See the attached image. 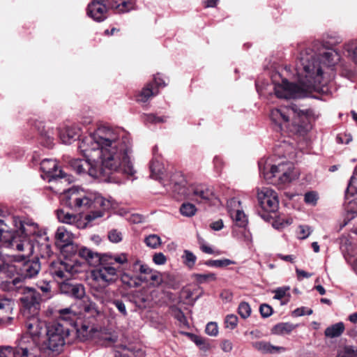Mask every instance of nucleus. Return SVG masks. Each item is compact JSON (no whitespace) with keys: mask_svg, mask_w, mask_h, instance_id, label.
<instances>
[{"mask_svg":"<svg viewBox=\"0 0 357 357\" xmlns=\"http://www.w3.org/2000/svg\"><path fill=\"white\" fill-rule=\"evenodd\" d=\"M298 229V238L300 239L307 238L312 232L311 228L307 225H300Z\"/></svg>","mask_w":357,"mask_h":357,"instance_id":"nucleus-53","label":"nucleus"},{"mask_svg":"<svg viewBox=\"0 0 357 357\" xmlns=\"http://www.w3.org/2000/svg\"><path fill=\"white\" fill-rule=\"evenodd\" d=\"M158 93V91L154 90L151 83L147 84L141 91L138 96L137 100L142 102H146L149 99Z\"/></svg>","mask_w":357,"mask_h":357,"instance_id":"nucleus-32","label":"nucleus"},{"mask_svg":"<svg viewBox=\"0 0 357 357\" xmlns=\"http://www.w3.org/2000/svg\"><path fill=\"white\" fill-rule=\"evenodd\" d=\"M119 12H128L134 8V3L130 1H123L121 3L116 6Z\"/></svg>","mask_w":357,"mask_h":357,"instance_id":"nucleus-52","label":"nucleus"},{"mask_svg":"<svg viewBox=\"0 0 357 357\" xmlns=\"http://www.w3.org/2000/svg\"><path fill=\"white\" fill-rule=\"evenodd\" d=\"M91 275L95 282L102 284L105 287L116 282L119 278V271L113 262L109 261L107 258L103 257V260L91 271ZM93 295L103 303L105 301V297L109 296V292L108 289L101 288Z\"/></svg>","mask_w":357,"mask_h":357,"instance_id":"nucleus-7","label":"nucleus"},{"mask_svg":"<svg viewBox=\"0 0 357 357\" xmlns=\"http://www.w3.org/2000/svg\"><path fill=\"white\" fill-rule=\"evenodd\" d=\"M58 134L63 144H70L81 135V128L77 125L66 126L59 129Z\"/></svg>","mask_w":357,"mask_h":357,"instance_id":"nucleus-20","label":"nucleus"},{"mask_svg":"<svg viewBox=\"0 0 357 357\" xmlns=\"http://www.w3.org/2000/svg\"><path fill=\"white\" fill-rule=\"evenodd\" d=\"M112 303L114 305V306L117 308V310L119 311V312L124 317H126L128 314L126 307L124 304V303L119 299H116L112 301Z\"/></svg>","mask_w":357,"mask_h":357,"instance_id":"nucleus-58","label":"nucleus"},{"mask_svg":"<svg viewBox=\"0 0 357 357\" xmlns=\"http://www.w3.org/2000/svg\"><path fill=\"white\" fill-rule=\"evenodd\" d=\"M103 257L107 258L109 261H112L113 263L116 262L121 265L127 264L128 261V255L126 253H120L114 255H103Z\"/></svg>","mask_w":357,"mask_h":357,"instance_id":"nucleus-43","label":"nucleus"},{"mask_svg":"<svg viewBox=\"0 0 357 357\" xmlns=\"http://www.w3.org/2000/svg\"><path fill=\"white\" fill-rule=\"evenodd\" d=\"M24 255L13 256V260L18 263L22 262L17 265L14 269H17L19 275L24 279H30L36 276L40 270V263L38 258L33 260L25 261Z\"/></svg>","mask_w":357,"mask_h":357,"instance_id":"nucleus-10","label":"nucleus"},{"mask_svg":"<svg viewBox=\"0 0 357 357\" xmlns=\"http://www.w3.org/2000/svg\"><path fill=\"white\" fill-rule=\"evenodd\" d=\"M197 211L195 206L191 203H183L180 207L181 213L185 217L193 216Z\"/></svg>","mask_w":357,"mask_h":357,"instance_id":"nucleus-42","label":"nucleus"},{"mask_svg":"<svg viewBox=\"0 0 357 357\" xmlns=\"http://www.w3.org/2000/svg\"><path fill=\"white\" fill-rule=\"evenodd\" d=\"M58 312L59 314V321H63L71 326H74L75 324V321L77 318V313L73 310L71 307L61 309Z\"/></svg>","mask_w":357,"mask_h":357,"instance_id":"nucleus-27","label":"nucleus"},{"mask_svg":"<svg viewBox=\"0 0 357 357\" xmlns=\"http://www.w3.org/2000/svg\"><path fill=\"white\" fill-rule=\"evenodd\" d=\"M78 149L85 159L72 158L68 162L78 174L100 178L112 173L126 176L136 173L131 159L132 140L124 130L100 126L80 142ZM108 180L121 183L112 177Z\"/></svg>","mask_w":357,"mask_h":357,"instance_id":"nucleus-1","label":"nucleus"},{"mask_svg":"<svg viewBox=\"0 0 357 357\" xmlns=\"http://www.w3.org/2000/svg\"><path fill=\"white\" fill-rule=\"evenodd\" d=\"M41 295L33 288L23 289L20 301L22 305L23 314L39 313L40 309Z\"/></svg>","mask_w":357,"mask_h":357,"instance_id":"nucleus-9","label":"nucleus"},{"mask_svg":"<svg viewBox=\"0 0 357 357\" xmlns=\"http://www.w3.org/2000/svg\"><path fill=\"white\" fill-rule=\"evenodd\" d=\"M296 326L292 324L285 322L280 323L275 325L273 328V333L278 335H283L285 333H291L294 328Z\"/></svg>","mask_w":357,"mask_h":357,"instance_id":"nucleus-36","label":"nucleus"},{"mask_svg":"<svg viewBox=\"0 0 357 357\" xmlns=\"http://www.w3.org/2000/svg\"><path fill=\"white\" fill-rule=\"evenodd\" d=\"M40 169L49 177L50 181L54 179H64L68 183L71 182L70 176L64 173L61 169H57L56 160L52 159H44L40 162Z\"/></svg>","mask_w":357,"mask_h":357,"instance_id":"nucleus-15","label":"nucleus"},{"mask_svg":"<svg viewBox=\"0 0 357 357\" xmlns=\"http://www.w3.org/2000/svg\"><path fill=\"white\" fill-rule=\"evenodd\" d=\"M144 275H150V280H151L154 285L158 286L161 284V283L163 281L162 275L152 268L149 267V271H148L146 273H144Z\"/></svg>","mask_w":357,"mask_h":357,"instance_id":"nucleus-47","label":"nucleus"},{"mask_svg":"<svg viewBox=\"0 0 357 357\" xmlns=\"http://www.w3.org/2000/svg\"><path fill=\"white\" fill-rule=\"evenodd\" d=\"M192 199L201 204H215L217 199L213 189L206 184H196L190 187Z\"/></svg>","mask_w":357,"mask_h":357,"instance_id":"nucleus-13","label":"nucleus"},{"mask_svg":"<svg viewBox=\"0 0 357 357\" xmlns=\"http://www.w3.org/2000/svg\"><path fill=\"white\" fill-rule=\"evenodd\" d=\"M62 255L66 259H71L76 255H79V248L77 245L74 244L73 241L68 244H64L63 246L59 248Z\"/></svg>","mask_w":357,"mask_h":357,"instance_id":"nucleus-31","label":"nucleus"},{"mask_svg":"<svg viewBox=\"0 0 357 357\" xmlns=\"http://www.w3.org/2000/svg\"><path fill=\"white\" fill-rule=\"evenodd\" d=\"M120 280L122 284L126 288H137L141 286L144 282H148V278L146 276L135 275L131 273L126 268L120 271Z\"/></svg>","mask_w":357,"mask_h":357,"instance_id":"nucleus-19","label":"nucleus"},{"mask_svg":"<svg viewBox=\"0 0 357 357\" xmlns=\"http://www.w3.org/2000/svg\"><path fill=\"white\" fill-rule=\"evenodd\" d=\"M344 331L342 322H338L326 328L324 334L326 337L333 338L340 336Z\"/></svg>","mask_w":357,"mask_h":357,"instance_id":"nucleus-30","label":"nucleus"},{"mask_svg":"<svg viewBox=\"0 0 357 357\" xmlns=\"http://www.w3.org/2000/svg\"><path fill=\"white\" fill-rule=\"evenodd\" d=\"M258 166L260 176L270 183L276 181L281 184L288 183L296 177L294 172V164L290 162L273 165L269 159H261Z\"/></svg>","mask_w":357,"mask_h":357,"instance_id":"nucleus-6","label":"nucleus"},{"mask_svg":"<svg viewBox=\"0 0 357 357\" xmlns=\"http://www.w3.org/2000/svg\"><path fill=\"white\" fill-rule=\"evenodd\" d=\"M77 272V268L68 261H53L50 267V273L55 280L69 279Z\"/></svg>","mask_w":357,"mask_h":357,"instance_id":"nucleus-14","label":"nucleus"},{"mask_svg":"<svg viewBox=\"0 0 357 357\" xmlns=\"http://www.w3.org/2000/svg\"><path fill=\"white\" fill-rule=\"evenodd\" d=\"M127 271L135 275H142L149 271V266L144 264L139 259H136L134 262L130 263L127 268Z\"/></svg>","mask_w":357,"mask_h":357,"instance_id":"nucleus-28","label":"nucleus"},{"mask_svg":"<svg viewBox=\"0 0 357 357\" xmlns=\"http://www.w3.org/2000/svg\"><path fill=\"white\" fill-rule=\"evenodd\" d=\"M182 294L184 296V298L186 301V303L188 304L193 305L197 300L199 298V296H197L196 298H192V291L190 289H184L182 290Z\"/></svg>","mask_w":357,"mask_h":357,"instance_id":"nucleus-54","label":"nucleus"},{"mask_svg":"<svg viewBox=\"0 0 357 357\" xmlns=\"http://www.w3.org/2000/svg\"><path fill=\"white\" fill-rule=\"evenodd\" d=\"M183 263L189 268H192L196 263L197 257L194 253L188 250H185L181 256Z\"/></svg>","mask_w":357,"mask_h":357,"instance_id":"nucleus-37","label":"nucleus"},{"mask_svg":"<svg viewBox=\"0 0 357 357\" xmlns=\"http://www.w3.org/2000/svg\"><path fill=\"white\" fill-rule=\"evenodd\" d=\"M153 261L157 265H162L165 264L167 258L163 253L158 252L153 255Z\"/></svg>","mask_w":357,"mask_h":357,"instance_id":"nucleus-63","label":"nucleus"},{"mask_svg":"<svg viewBox=\"0 0 357 357\" xmlns=\"http://www.w3.org/2000/svg\"><path fill=\"white\" fill-rule=\"evenodd\" d=\"M206 333L210 336H216L218 333V327L215 322H210L206 326Z\"/></svg>","mask_w":357,"mask_h":357,"instance_id":"nucleus-55","label":"nucleus"},{"mask_svg":"<svg viewBox=\"0 0 357 357\" xmlns=\"http://www.w3.org/2000/svg\"><path fill=\"white\" fill-rule=\"evenodd\" d=\"M191 337V340L195 343L201 349L206 350L208 349L209 345L206 342L205 339L192 334H188Z\"/></svg>","mask_w":357,"mask_h":357,"instance_id":"nucleus-49","label":"nucleus"},{"mask_svg":"<svg viewBox=\"0 0 357 357\" xmlns=\"http://www.w3.org/2000/svg\"><path fill=\"white\" fill-rule=\"evenodd\" d=\"M259 311L261 315L265 318L270 317L273 313L272 307L267 304H261L259 307Z\"/></svg>","mask_w":357,"mask_h":357,"instance_id":"nucleus-61","label":"nucleus"},{"mask_svg":"<svg viewBox=\"0 0 357 357\" xmlns=\"http://www.w3.org/2000/svg\"><path fill=\"white\" fill-rule=\"evenodd\" d=\"M40 143L49 149L52 148L54 143L55 132L52 128L45 127L41 123L38 126Z\"/></svg>","mask_w":357,"mask_h":357,"instance_id":"nucleus-22","label":"nucleus"},{"mask_svg":"<svg viewBox=\"0 0 357 357\" xmlns=\"http://www.w3.org/2000/svg\"><path fill=\"white\" fill-rule=\"evenodd\" d=\"M146 245L152 248L155 249L161 244V238L156 234H150L144 239Z\"/></svg>","mask_w":357,"mask_h":357,"instance_id":"nucleus-45","label":"nucleus"},{"mask_svg":"<svg viewBox=\"0 0 357 357\" xmlns=\"http://www.w3.org/2000/svg\"><path fill=\"white\" fill-rule=\"evenodd\" d=\"M59 291L68 296L76 299H81L85 295L84 285L77 282H73L69 279L65 280L59 284Z\"/></svg>","mask_w":357,"mask_h":357,"instance_id":"nucleus-17","label":"nucleus"},{"mask_svg":"<svg viewBox=\"0 0 357 357\" xmlns=\"http://www.w3.org/2000/svg\"><path fill=\"white\" fill-rule=\"evenodd\" d=\"M15 303L13 299L0 297V325H7L13 319Z\"/></svg>","mask_w":357,"mask_h":357,"instance_id":"nucleus-21","label":"nucleus"},{"mask_svg":"<svg viewBox=\"0 0 357 357\" xmlns=\"http://www.w3.org/2000/svg\"><path fill=\"white\" fill-rule=\"evenodd\" d=\"M15 357H38V351L36 340L29 335H22L17 341Z\"/></svg>","mask_w":357,"mask_h":357,"instance_id":"nucleus-12","label":"nucleus"},{"mask_svg":"<svg viewBox=\"0 0 357 357\" xmlns=\"http://www.w3.org/2000/svg\"><path fill=\"white\" fill-rule=\"evenodd\" d=\"M228 212L231 217H234V213L242 208L241 202L236 197H233L227 201V203Z\"/></svg>","mask_w":357,"mask_h":357,"instance_id":"nucleus-40","label":"nucleus"},{"mask_svg":"<svg viewBox=\"0 0 357 357\" xmlns=\"http://www.w3.org/2000/svg\"><path fill=\"white\" fill-rule=\"evenodd\" d=\"M357 182V167L354 169V175L351 177L349 182L348 183V186L345 191V195L347 199H349V197L354 196L355 194H357V187L356 186V183Z\"/></svg>","mask_w":357,"mask_h":357,"instance_id":"nucleus-35","label":"nucleus"},{"mask_svg":"<svg viewBox=\"0 0 357 357\" xmlns=\"http://www.w3.org/2000/svg\"><path fill=\"white\" fill-rule=\"evenodd\" d=\"M343 50L346 56L357 63V41H351L346 43Z\"/></svg>","mask_w":357,"mask_h":357,"instance_id":"nucleus-33","label":"nucleus"},{"mask_svg":"<svg viewBox=\"0 0 357 357\" xmlns=\"http://www.w3.org/2000/svg\"><path fill=\"white\" fill-rule=\"evenodd\" d=\"M312 113L310 109L302 110L296 105L291 104L271 109L270 119L277 131L301 135L311 128L309 116Z\"/></svg>","mask_w":357,"mask_h":357,"instance_id":"nucleus-4","label":"nucleus"},{"mask_svg":"<svg viewBox=\"0 0 357 357\" xmlns=\"http://www.w3.org/2000/svg\"><path fill=\"white\" fill-rule=\"evenodd\" d=\"M38 289H40L44 294H47L48 297H50V293H51V285L49 282L47 281H42L39 282L37 284Z\"/></svg>","mask_w":357,"mask_h":357,"instance_id":"nucleus-57","label":"nucleus"},{"mask_svg":"<svg viewBox=\"0 0 357 357\" xmlns=\"http://www.w3.org/2000/svg\"><path fill=\"white\" fill-rule=\"evenodd\" d=\"M98 342L105 347H109L114 344L117 340V336L114 333L107 332H99L96 335Z\"/></svg>","mask_w":357,"mask_h":357,"instance_id":"nucleus-29","label":"nucleus"},{"mask_svg":"<svg viewBox=\"0 0 357 357\" xmlns=\"http://www.w3.org/2000/svg\"><path fill=\"white\" fill-rule=\"evenodd\" d=\"M158 148L155 146L153 149V158L152 159L150 163V171H151V177L155 180H160L162 178V175L165 172V167L161 162L155 156V152Z\"/></svg>","mask_w":357,"mask_h":357,"instance_id":"nucleus-25","label":"nucleus"},{"mask_svg":"<svg viewBox=\"0 0 357 357\" xmlns=\"http://www.w3.org/2000/svg\"><path fill=\"white\" fill-rule=\"evenodd\" d=\"M292 222L293 219L291 218H284L278 217V218L273 220L272 225L276 229H282L292 224Z\"/></svg>","mask_w":357,"mask_h":357,"instance_id":"nucleus-44","label":"nucleus"},{"mask_svg":"<svg viewBox=\"0 0 357 357\" xmlns=\"http://www.w3.org/2000/svg\"><path fill=\"white\" fill-rule=\"evenodd\" d=\"M340 58L335 50L319 43L305 48L301 51L296 66L298 83L283 79L274 86L275 96L285 99L314 97L313 92L321 89L326 70L337 63Z\"/></svg>","mask_w":357,"mask_h":357,"instance_id":"nucleus-2","label":"nucleus"},{"mask_svg":"<svg viewBox=\"0 0 357 357\" xmlns=\"http://www.w3.org/2000/svg\"><path fill=\"white\" fill-rule=\"evenodd\" d=\"M69 335V329L60 322H54L47 326V339L43 342L45 348L52 351H60L65 344Z\"/></svg>","mask_w":357,"mask_h":357,"instance_id":"nucleus-8","label":"nucleus"},{"mask_svg":"<svg viewBox=\"0 0 357 357\" xmlns=\"http://www.w3.org/2000/svg\"><path fill=\"white\" fill-rule=\"evenodd\" d=\"M62 202L74 211L91 210L85 216L86 222L82 221L78 215L65 212L63 210L57 211V218L61 222L75 225L78 229H84L91 221L102 217L105 211L112 206L110 201L98 192H84L77 188L65 191Z\"/></svg>","mask_w":357,"mask_h":357,"instance_id":"nucleus-3","label":"nucleus"},{"mask_svg":"<svg viewBox=\"0 0 357 357\" xmlns=\"http://www.w3.org/2000/svg\"><path fill=\"white\" fill-rule=\"evenodd\" d=\"M337 142L339 144H349L352 140V137L349 133H340L336 137Z\"/></svg>","mask_w":357,"mask_h":357,"instance_id":"nucleus-59","label":"nucleus"},{"mask_svg":"<svg viewBox=\"0 0 357 357\" xmlns=\"http://www.w3.org/2000/svg\"><path fill=\"white\" fill-rule=\"evenodd\" d=\"M193 278L199 284L205 283L208 281H214L216 280V275L215 273H195Z\"/></svg>","mask_w":357,"mask_h":357,"instance_id":"nucleus-46","label":"nucleus"},{"mask_svg":"<svg viewBox=\"0 0 357 357\" xmlns=\"http://www.w3.org/2000/svg\"><path fill=\"white\" fill-rule=\"evenodd\" d=\"M38 255L42 259L50 257L52 254L50 244L47 241L45 243H38L36 247Z\"/></svg>","mask_w":357,"mask_h":357,"instance_id":"nucleus-34","label":"nucleus"},{"mask_svg":"<svg viewBox=\"0 0 357 357\" xmlns=\"http://www.w3.org/2000/svg\"><path fill=\"white\" fill-rule=\"evenodd\" d=\"M231 218L238 227H244L248 223V218L242 208L234 213V217Z\"/></svg>","mask_w":357,"mask_h":357,"instance_id":"nucleus-41","label":"nucleus"},{"mask_svg":"<svg viewBox=\"0 0 357 357\" xmlns=\"http://www.w3.org/2000/svg\"><path fill=\"white\" fill-rule=\"evenodd\" d=\"M238 317L235 314H228L225 318V326L231 330L234 329L238 324Z\"/></svg>","mask_w":357,"mask_h":357,"instance_id":"nucleus-50","label":"nucleus"},{"mask_svg":"<svg viewBox=\"0 0 357 357\" xmlns=\"http://www.w3.org/2000/svg\"><path fill=\"white\" fill-rule=\"evenodd\" d=\"M204 264L211 266V267H216L221 268L225 267L231 264H235V261L230 260L229 259H211L204 262Z\"/></svg>","mask_w":357,"mask_h":357,"instance_id":"nucleus-38","label":"nucleus"},{"mask_svg":"<svg viewBox=\"0 0 357 357\" xmlns=\"http://www.w3.org/2000/svg\"><path fill=\"white\" fill-rule=\"evenodd\" d=\"M107 0H93L87 8V15L96 22H102L106 19Z\"/></svg>","mask_w":357,"mask_h":357,"instance_id":"nucleus-18","label":"nucleus"},{"mask_svg":"<svg viewBox=\"0 0 357 357\" xmlns=\"http://www.w3.org/2000/svg\"><path fill=\"white\" fill-rule=\"evenodd\" d=\"M74 235L68 231L66 227H59L55 233V244L57 247L61 248L64 244H68L73 241Z\"/></svg>","mask_w":357,"mask_h":357,"instance_id":"nucleus-24","label":"nucleus"},{"mask_svg":"<svg viewBox=\"0 0 357 357\" xmlns=\"http://www.w3.org/2000/svg\"><path fill=\"white\" fill-rule=\"evenodd\" d=\"M13 269L14 266L6 261L5 258L0 252V276H8L9 273L13 271Z\"/></svg>","mask_w":357,"mask_h":357,"instance_id":"nucleus-39","label":"nucleus"},{"mask_svg":"<svg viewBox=\"0 0 357 357\" xmlns=\"http://www.w3.org/2000/svg\"><path fill=\"white\" fill-rule=\"evenodd\" d=\"M0 357H15L13 347L8 346L0 347Z\"/></svg>","mask_w":357,"mask_h":357,"instance_id":"nucleus-62","label":"nucleus"},{"mask_svg":"<svg viewBox=\"0 0 357 357\" xmlns=\"http://www.w3.org/2000/svg\"><path fill=\"white\" fill-rule=\"evenodd\" d=\"M79 257L84 259L90 266L96 267L103 260V255H101L86 247L80 248Z\"/></svg>","mask_w":357,"mask_h":357,"instance_id":"nucleus-23","label":"nucleus"},{"mask_svg":"<svg viewBox=\"0 0 357 357\" xmlns=\"http://www.w3.org/2000/svg\"><path fill=\"white\" fill-rule=\"evenodd\" d=\"M238 313L244 319L248 318L251 314V307L248 303H240L238 307Z\"/></svg>","mask_w":357,"mask_h":357,"instance_id":"nucleus-48","label":"nucleus"},{"mask_svg":"<svg viewBox=\"0 0 357 357\" xmlns=\"http://www.w3.org/2000/svg\"><path fill=\"white\" fill-rule=\"evenodd\" d=\"M345 357H357V347L347 346L344 348Z\"/></svg>","mask_w":357,"mask_h":357,"instance_id":"nucleus-64","label":"nucleus"},{"mask_svg":"<svg viewBox=\"0 0 357 357\" xmlns=\"http://www.w3.org/2000/svg\"><path fill=\"white\" fill-rule=\"evenodd\" d=\"M13 222L16 230L11 231L5 227V233L8 232L11 236L10 241L7 242V247L19 252L28 250L29 253L33 252L35 247L30 243L29 237L38 234V225L31 220H20L14 218Z\"/></svg>","mask_w":357,"mask_h":357,"instance_id":"nucleus-5","label":"nucleus"},{"mask_svg":"<svg viewBox=\"0 0 357 357\" xmlns=\"http://www.w3.org/2000/svg\"><path fill=\"white\" fill-rule=\"evenodd\" d=\"M289 290V287L278 288L274 291L275 295L273 296V298L276 300H281L286 296V294Z\"/></svg>","mask_w":357,"mask_h":357,"instance_id":"nucleus-60","label":"nucleus"},{"mask_svg":"<svg viewBox=\"0 0 357 357\" xmlns=\"http://www.w3.org/2000/svg\"><path fill=\"white\" fill-rule=\"evenodd\" d=\"M109 240L112 243H119L122 241V234L117 229H112L108 233Z\"/></svg>","mask_w":357,"mask_h":357,"instance_id":"nucleus-51","label":"nucleus"},{"mask_svg":"<svg viewBox=\"0 0 357 357\" xmlns=\"http://www.w3.org/2000/svg\"><path fill=\"white\" fill-rule=\"evenodd\" d=\"M26 321L24 323L25 328L27 333L26 335H29L32 338L36 340V337L41 334V332L45 326L44 321H42L38 317V313H31L23 314Z\"/></svg>","mask_w":357,"mask_h":357,"instance_id":"nucleus-16","label":"nucleus"},{"mask_svg":"<svg viewBox=\"0 0 357 357\" xmlns=\"http://www.w3.org/2000/svg\"><path fill=\"white\" fill-rule=\"evenodd\" d=\"M317 199V194L314 192H308L305 195L304 200L307 204L315 205Z\"/></svg>","mask_w":357,"mask_h":357,"instance_id":"nucleus-56","label":"nucleus"},{"mask_svg":"<svg viewBox=\"0 0 357 357\" xmlns=\"http://www.w3.org/2000/svg\"><path fill=\"white\" fill-rule=\"evenodd\" d=\"M257 199L261 208L266 212L275 213L279 208L278 194L270 188H262L257 190Z\"/></svg>","mask_w":357,"mask_h":357,"instance_id":"nucleus-11","label":"nucleus"},{"mask_svg":"<svg viewBox=\"0 0 357 357\" xmlns=\"http://www.w3.org/2000/svg\"><path fill=\"white\" fill-rule=\"evenodd\" d=\"M252 346L254 349L262 354H273L285 351V349L282 347H275L265 341L252 342Z\"/></svg>","mask_w":357,"mask_h":357,"instance_id":"nucleus-26","label":"nucleus"}]
</instances>
